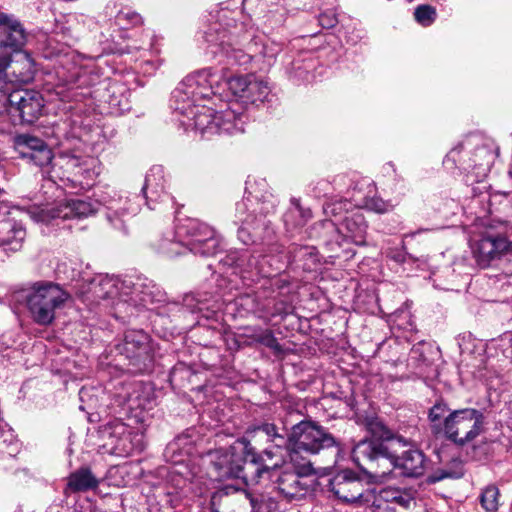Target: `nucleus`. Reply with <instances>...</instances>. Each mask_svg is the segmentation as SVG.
<instances>
[{
  "label": "nucleus",
  "instance_id": "f704fd0d",
  "mask_svg": "<svg viewBox=\"0 0 512 512\" xmlns=\"http://www.w3.org/2000/svg\"><path fill=\"white\" fill-rule=\"evenodd\" d=\"M17 441L10 428L0 425V453L12 455L16 451Z\"/></svg>",
  "mask_w": 512,
  "mask_h": 512
},
{
  "label": "nucleus",
  "instance_id": "6e6d98bb",
  "mask_svg": "<svg viewBox=\"0 0 512 512\" xmlns=\"http://www.w3.org/2000/svg\"><path fill=\"white\" fill-rule=\"evenodd\" d=\"M419 233H420V230H417L416 232L412 233V236H415L416 234H419Z\"/></svg>",
  "mask_w": 512,
  "mask_h": 512
},
{
  "label": "nucleus",
  "instance_id": "2eb2a0df",
  "mask_svg": "<svg viewBox=\"0 0 512 512\" xmlns=\"http://www.w3.org/2000/svg\"><path fill=\"white\" fill-rule=\"evenodd\" d=\"M510 247V242L501 235H484L473 246V255L479 266L486 268L500 258Z\"/></svg>",
  "mask_w": 512,
  "mask_h": 512
},
{
  "label": "nucleus",
  "instance_id": "4468645a",
  "mask_svg": "<svg viewBox=\"0 0 512 512\" xmlns=\"http://www.w3.org/2000/svg\"><path fill=\"white\" fill-rule=\"evenodd\" d=\"M14 145L22 158L30 160L37 166L46 167L52 162V151L38 137L21 134L15 137Z\"/></svg>",
  "mask_w": 512,
  "mask_h": 512
},
{
  "label": "nucleus",
  "instance_id": "4be33fe9",
  "mask_svg": "<svg viewBox=\"0 0 512 512\" xmlns=\"http://www.w3.org/2000/svg\"><path fill=\"white\" fill-rule=\"evenodd\" d=\"M206 42L211 54L217 55L218 53H224L228 57L234 58L238 62H243L242 59L246 57L242 51L230 50V35L226 31L219 32L218 25L211 27L205 34Z\"/></svg>",
  "mask_w": 512,
  "mask_h": 512
},
{
  "label": "nucleus",
  "instance_id": "9b49d317",
  "mask_svg": "<svg viewBox=\"0 0 512 512\" xmlns=\"http://www.w3.org/2000/svg\"><path fill=\"white\" fill-rule=\"evenodd\" d=\"M59 163L64 169V176L67 180L82 188L91 187L99 174L96 169L97 161L92 157L80 158L75 155L62 154L59 157Z\"/></svg>",
  "mask_w": 512,
  "mask_h": 512
},
{
  "label": "nucleus",
  "instance_id": "c756f323",
  "mask_svg": "<svg viewBox=\"0 0 512 512\" xmlns=\"http://www.w3.org/2000/svg\"><path fill=\"white\" fill-rule=\"evenodd\" d=\"M127 202L128 200L126 198L124 199L120 196L105 202V205L108 209L107 219L116 228H122L123 225L120 220H116L115 218L118 216H124L128 213H136V209L126 207Z\"/></svg>",
  "mask_w": 512,
  "mask_h": 512
},
{
  "label": "nucleus",
  "instance_id": "6e6552de",
  "mask_svg": "<svg viewBox=\"0 0 512 512\" xmlns=\"http://www.w3.org/2000/svg\"><path fill=\"white\" fill-rule=\"evenodd\" d=\"M328 489L344 504L368 505L372 496L370 489H364L362 480L351 470H342L334 475L329 480Z\"/></svg>",
  "mask_w": 512,
  "mask_h": 512
},
{
  "label": "nucleus",
  "instance_id": "8fccbe9b",
  "mask_svg": "<svg viewBox=\"0 0 512 512\" xmlns=\"http://www.w3.org/2000/svg\"><path fill=\"white\" fill-rule=\"evenodd\" d=\"M245 449H246L249 453H253V451H252L253 449H252V447H250V446H249V444H246V445H245Z\"/></svg>",
  "mask_w": 512,
  "mask_h": 512
},
{
  "label": "nucleus",
  "instance_id": "603ef678",
  "mask_svg": "<svg viewBox=\"0 0 512 512\" xmlns=\"http://www.w3.org/2000/svg\"><path fill=\"white\" fill-rule=\"evenodd\" d=\"M419 233H420V230H417L416 232L412 233V236H415L416 234H419Z\"/></svg>",
  "mask_w": 512,
  "mask_h": 512
},
{
  "label": "nucleus",
  "instance_id": "0eeeda50",
  "mask_svg": "<svg viewBox=\"0 0 512 512\" xmlns=\"http://www.w3.org/2000/svg\"><path fill=\"white\" fill-rule=\"evenodd\" d=\"M99 207L98 201L69 199L55 202L53 205L34 207L29 214L34 221L49 224L56 219L88 217L96 213Z\"/></svg>",
  "mask_w": 512,
  "mask_h": 512
},
{
  "label": "nucleus",
  "instance_id": "4d7b16f0",
  "mask_svg": "<svg viewBox=\"0 0 512 512\" xmlns=\"http://www.w3.org/2000/svg\"><path fill=\"white\" fill-rule=\"evenodd\" d=\"M278 466H279V463H278V462H275V463L273 464V468H276V467H278Z\"/></svg>",
  "mask_w": 512,
  "mask_h": 512
},
{
  "label": "nucleus",
  "instance_id": "f8f14e48",
  "mask_svg": "<svg viewBox=\"0 0 512 512\" xmlns=\"http://www.w3.org/2000/svg\"><path fill=\"white\" fill-rule=\"evenodd\" d=\"M248 202H250L249 198L236 204V223L241 224L238 229V238L244 244L263 241L265 234L269 233L268 221L265 217L262 215L257 217L252 213L247 214Z\"/></svg>",
  "mask_w": 512,
  "mask_h": 512
},
{
  "label": "nucleus",
  "instance_id": "a19ab883",
  "mask_svg": "<svg viewBox=\"0 0 512 512\" xmlns=\"http://www.w3.org/2000/svg\"><path fill=\"white\" fill-rule=\"evenodd\" d=\"M459 476V474H454L448 470H439L430 475L428 479L430 483H436L446 478H457Z\"/></svg>",
  "mask_w": 512,
  "mask_h": 512
},
{
  "label": "nucleus",
  "instance_id": "20e7f679",
  "mask_svg": "<svg viewBox=\"0 0 512 512\" xmlns=\"http://www.w3.org/2000/svg\"><path fill=\"white\" fill-rule=\"evenodd\" d=\"M434 433H443L451 442L463 446L483 432L484 415L474 408L450 410L445 403H436L429 411Z\"/></svg>",
  "mask_w": 512,
  "mask_h": 512
},
{
  "label": "nucleus",
  "instance_id": "7c9ffc66",
  "mask_svg": "<svg viewBox=\"0 0 512 512\" xmlns=\"http://www.w3.org/2000/svg\"><path fill=\"white\" fill-rule=\"evenodd\" d=\"M351 203L347 200H335L328 202L323 207V212L325 216L329 219L325 220L324 225L335 226L337 223V218L342 217L343 214L347 215L349 211V207Z\"/></svg>",
  "mask_w": 512,
  "mask_h": 512
},
{
  "label": "nucleus",
  "instance_id": "f3484780",
  "mask_svg": "<svg viewBox=\"0 0 512 512\" xmlns=\"http://www.w3.org/2000/svg\"><path fill=\"white\" fill-rule=\"evenodd\" d=\"M0 45L12 51H20L27 41L23 25L12 15L0 12Z\"/></svg>",
  "mask_w": 512,
  "mask_h": 512
},
{
  "label": "nucleus",
  "instance_id": "5fc2aeb1",
  "mask_svg": "<svg viewBox=\"0 0 512 512\" xmlns=\"http://www.w3.org/2000/svg\"><path fill=\"white\" fill-rule=\"evenodd\" d=\"M419 233H420V230H417L416 232L412 233V236H415L416 234H419Z\"/></svg>",
  "mask_w": 512,
  "mask_h": 512
},
{
  "label": "nucleus",
  "instance_id": "412c9836",
  "mask_svg": "<svg viewBox=\"0 0 512 512\" xmlns=\"http://www.w3.org/2000/svg\"><path fill=\"white\" fill-rule=\"evenodd\" d=\"M26 237L23 226L13 219L0 220V246L7 251H18Z\"/></svg>",
  "mask_w": 512,
  "mask_h": 512
},
{
  "label": "nucleus",
  "instance_id": "72a5a7b5",
  "mask_svg": "<svg viewBox=\"0 0 512 512\" xmlns=\"http://www.w3.org/2000/svg\"><path fill=\"white\" fill-rule=\"evenodd\" d=\"M250 79V74L248 75H236L228 79L227 86L231 93L238 98L241 102L243 101L244 95L246 93V88Z\"/></svg>",
  "mask_w": 512,
  "mask_h": 512
},
{
  "label": "nucleus",
  "instance_id": "ddd939ff",
  "mask_svg": "<svg viewBox=\"0 0 512 512\" xmlns=\"http://www.w3.org/2000/svg\"><path fill=\"white\" fill-rule=\"evenodd\" d=\"M370 492L372 496L369 497L368 506H371L374 512H392L396 507L409 509L415 504L414 497L407 490L385 487L378 491L370 489Z\"/></svg>",
  "mask_w": 512,
  "mask_h": 512
},
{
  "label": "nucleus",
  "instance_id": "5701e85b",
  "mask_svg": "<svg viewBox=\"0 0 512 512\" xmlns=\"http://www.w3.org/2000/svg\"><path fill=\"white\" fill-rule=\"evenodd\" d=\"M122 351L126 354L127 358L135 359L136 361L146 359L149 352L148 335L141 330L128 331L124 337Z\"/></svg>",
  "mask_w": 512,
  "mask_h": 512
},
{
  "label": "nucleus",
  "instance_id": "aec40b11",
  "mask_svg": "<svg viewBox=\"0 0 512 512\" xmlns=\"http://www.w3.org/2000/svg\"><path fill=\"white\" fill-rule=\"evenodd\" d=\"M164 172L161 166H155L150 169L145 178V183L142 188L144 197L147 200V205L150 209H154L152 203L159 200L164 201L169 196L164 192Z\"/></svg>",
  "mask_w": 512,
  "mask_h": 512
},
{
  "label": "nucleus",
  "instance_id": "cd10ccee",
  "mask_svg": "<svg viewBox=\"0 0 512 512\" xmlns=\"http://www.w3.org/2000/svg\"><path fill=\"white\" fill-rule=\"evenodd\" d=\"M249 435L255 439L265 438L266 441L272 442L277 448H282L288 443V449L290 448L289 438L286 439L283 434L279 433L277 427L272 423H265L255 427L249 432Z\"/></svg>",
  "mask_w": 512,
  "mask_h": 512
},
{
  "label": "nucleus",
  "instance_id": "393cba45",
  "mask_svg": "<svg viewBox=\"0 0 512 512\" xmlns=\"http://www.w3.org/2000/svg\"><path fill=\"white\" fill-rule=\"evenodd\" d=\"M156 249L159 253L168 257H174L184 254L188 249L184 237H179L177 230L167 232L156 243Z\"/></svg>",
  "mask_w": 512,
  "mask_h": 512
},
{
  "label": "nucleus",
  "instance_id": "13d9d810",
  "mask_svg": "<svg viewBox=\"0 0 512 512\" xmlns=\"http://www.w3.org/2000/svg\"><path fill=\"white\" fill-rule=\"evenodd\" d=\"M251 504H252L253 507H255L254 499H251Z\"/></svg>",
  "mask_w": 512,
  "mask_h": 512
},
{
  "label": "nucleus",
  "instance_id": "3c124183",
  "mask_svg": "<svg viewBox=\"0 0 512 512\" xmlns=\"http://www.w3.org/2000/svg\"><path fill=\"white\" fill-rule=\"evenodd\" d=\"M264 453L268 456V457H272V452L269 451V450H265Z\"/></svg>",
  "mask_w": 512,
  "mask_h": 512
},
{
  "label": "nucleus",
  "instance_id": "c03bdc74",
  "mask_svg": "<svg viewBox=\"0 0 512 512\" xmlns=\"http://www.w3.org/2000/svg\"><path fill=\"white\" fill-rule=\"evenodd\" d=\"M388 465H389L388 463H383L381 461L375 460L373 469H377L379 471L388 470L387 469Z\"/></svg>",
  "mask_w": 512,
  "mask_h": 512
},
{
  "label": "nucleus",
  "instance_id": "2f4dec72",
  "mask_svg": "<svg viewBox=\"0 0 512 512\" xmlns=\"http://www.w3.org/2000/svg\"><path fill=\"white\" fill-rule=\"evenodd\" d=\"M361 205L367 210L378 214H385L394 209V205L390 201H385L377 195L366 196Z\"/></svg>",
  "mask_w": 512,
  "mask_h": 512
},
{
  "label": "nucleus",
  "instance_id": "864d4df0",
  "mask_svg": "<svg viewBox=\"0 0 512 512\" xmlns=\"http://www.w3.org/2000/svg\"><path fill=\"white\" fill-rule=\"evenodd\" d=\"M419 233H420V230H417L416 232L412 233V236H415L416 234H419Z\"/></svg>",
  "mask_w": 512,
  "mask_h": 512
},
{
  "label": "nucleus",
  "instance_id": "bb28decb",
  "mask_svg": "<svg viewBox=\"0 0 512 512\" xmlns=\"http://www.w3.org/2000/svg\"><path fill=\"white\" fill-rule=\"evenodd\" d=\"M99 482L87 467H81L71 473L68 478V488L74 492L95 489Z\"/></svg>",
  "mask_w": 512,
  "mask_h": 512
},
{
  "label": "nucleus",
  "instance_id": "6ab92c4d",
  "mask_svg": "<svg viewBox=\"0 0 512 512\" xmlns=\"http://www.w3.org/2000/svg\"><path fill=\"white\" fill-rule=\"evenodd\" d=\"M123 286L124 283L115 277H95L88 283L85 300L98 303L100 300L114 299L121 294Z\"/></svg>",
  "mask_w": 512,
  "mask_h": 512
},
{
  "label": "nucleus",
  "instance_id": "c85d7f7f",
  "mask_svg": "<svg viewBox=\"0 0 512 512\" xmlns=\"http://www.w3.org/2000/svg\"><path fill=\"white\" fill-rule=\"evenodd\" d=\"M249 85L246 88V93L243 98V103H255L263 101L269 94L270 88L262 79L257 78L255 75L250 74Z\"/></svg>",
  "mask_w": 512,
  "mask_h": 512
},
{
  "label": "nucleus",
  "instance_id": "09e8293b",
  "mask_svg": "<svg viewBox=\"0 0 512 512\" xmlns=\"http://www.w3.org/2000/svg\"><path fill=\"white\" fill-rule=\"evenodd\" d=\"M249 194H250V195H253V197H254L255 199H258V195L256 194V190H251V191H249Z\"/></svg>",
  "mask_w": 512,
  "mask_h": 512
},
{
  "label": "nucleus",
  "instance_id": "37998d69",
  "mask_svg": "<svg viewBox=\"0 0 512 512\" xmlns=\"http://www.w3.org/2000/svg\"><path fill=\"white\" fill-rule=\"evenodd\" d=\"M271 195H262L263 203H267L268 205L264 208L266 213H269L270 209H273L274 204L270 201Z\"/></svg>",
  "mask_w": 512,
  "mask_h": 512
},
{
  "label": "nucleus",
  "instance_id": "a211bd4d",
  "mask_svg": "<svg viewBox=\"0 0 512 512\" xmlns=\"http://www.w3.org/2000/svg\"><path fill=\"white\" fill-rule=\"evenodd\" d=\"M367 228V221L359 210L350 211L336 225L338 233L356 245L366 244Z\"/></svg>",
  "mask_w": 512,
  "mask_h": 512
},
{
  "label": "nucleus",
  "instance_id": "9d476101",
  "mask_svg": "<svg viewBox=\"0 0 512 512\" xmlns=\"http://www.w3.org/2000/svg\"><path fill=\"white\" fill-rule=\"evenodd\" d=\"M4 94L7 95L10 111L18 113L23 122L33 123L42 115L44 98L40 92L9 87Z\"/></svg>",
  "mask_w": 512,
  "mask_h": 512
},
{
  "label": "nucleus",
  "instance_id": "58836bf2",
  "mask_svg": "<svg viewBox=\"0 0 512 512\" xmlns=\"http://www.w3.org/2000/svg\"><path fill=\"white\" fill-rule=\"evenodd\" d=\"M117 21L119 24L123 23L124 21H127L132 25H138L142 23V17L134 11H121L117 15Z\"/></svg>",
  "mask_w": 512,
  "mask_h": 512
},
{
  "label": "nucleus",
  "instance_id": "49530a36",
  "mask_svg": "<svg viewBox=\"0 0 512 512\" xmlns=\"http://www.w3.org/2000/svg\"><path fill=\"white\" fill-rule=\"evenodd\" d=\"M267 470H268L267 467H264L262 469L256 468V473H257V475L259 477V476H261L262 473L266 472Z\"/></svg>",
  "mask_w": 512,
  "mask_h": 512
},
{
  "label": "nucleus",
  "instance_id": "a18cd8bd",
  "mask_svg": "<svg viewBox=\"0 0 512 512\" xmlns=\"http://www.w3.org/2000/svg\"><path fill=\"white\" fill-rule=\"evenodd\" d=\"M391 258L396 262H403L404 261V255L401 253H395L391 255Z\"/></svg>",
  "mask_w": 512,
  "mask_h": 512
},
{
  "label": "nucleus",
  "instance_id": "de8ad7c7",
  "mask_svg": "<svg viewBox=\"0 0 512 512\" xmlns=\"http://www.w3.org/2000/svg\"><path fill=\"white\" fill-rule=\"evenodd\" d=\"M418 353H419V348H417V347H414V348L411 350V354H412V356H415V355H417Z\"/></svg>",
  "mask_w": 512,
  "mask_h": 512
},
{
  "label": "nucleus",
  "instance_id": "e433bc0d",
  "mask_svg": "<svg viewBox=\"0 0 512 512\" xmlns=\"http://www.w3.org/2000/svg\"><path fill=\"white\" fill-rule=\"evenodd\" d=\"M414 17L422 26H429L436 19V10L430 5H420L415 9Z\"/></svg>",
  "mask_w": 512,
  "mask_h": 512
},
{
  "label": "nucleus",
  "instance_id": "79ce46f5",
  "mask_svg": "<svg viewBox=\"0 0 512 512\" xmlns=\"http://www.w3.org/2000/svg\"><path fill=\"white\" fill-rule=\"evenodd\" d=\"M8 81L6 79L4 58L0 56V91L5 93L8 92Z\"/></svg>",
  "mask_w": 512,
  "mask_h": 512
},
{
  "label": "nucleus",
  "instance_id": "f03ea898",
  "mask_svg": "<svg viewBox=\"0 0 512 512\" xmlns=\"http://www.w3.org/2000/svg\"><path fill=\"white\" fill-rule=\"evenodd\" d=\"M289 440V459L295 471H283L276 484L280 495L292 501L304 498L316 485V479L312 477L315 469L307 456L328 449L338 455L341 449L332 434L312 421H301L294 425Z\"/></svg>",
  "mask_w": 512,
  "mask_h": 512
},
{
  "label": "nucleus",
  "instance_id": "ea45409f",
  "mask_svg": "<svg viewBox=\"0 0 512 512\" xmlns=\"http://www.w3.org/2000/svg\"><path fill=\"white\" fill-rule=\"evenodd\" d=\"M337 23V18L335 16V14L331 13V12H325V13H322L320 14L319 16V24L323 27V28H332L336 25Z\"/></svg>",
  "mask_w": 512,
  "mask_h": 512
},
{
  "label": "nucleus",
  "instance_id": "c9c22d12",
  "mask_svg": "<svg viewBox=\"0 0 512 512\" xmlns=\"http://www.w3.org/2000/svg\"><path fill=\"white\" fill-rule=\"evenodd\" d=\"M17 441L10 428L0 425V453L12 455L16 451Z\"/></svg>",
  "mask_w": 512,
  "mask_h": 512
},
{
  "label": "nucleus",
  "instance_id": "7ed1b4c3",
  "mask_svg": "<svg viewBox=\"0 0 512 512\" xmlns=\"http://www.w3.org/2000/svg\"><path fill=\"white\" fill-rule=\"evenodd\" d=\"M382 432L380 438L389 440L388 443L362 440L352 451V458L356 465L364 472L371 482L383 481L393 469H398L403 476L420 477L427 468V459L419 449H409L400 456H396L391 449L402 440L389 439L388 431L381 423L371 424Z\"/></svg>",
  "mask_w": 512,
  "mask_h": 512
},
{
  "label": "nucleus",
  "instance_id": "473e14b6",
  "mask_svg": "<svg viewBox=\"0 0 512 512\" xmlns=\"http://www.w3.org/2000/svg\"><path fill=\"white\" fill-rule=\"evenodd\" d=\"M481 505L487 512H495L499 506V490L496 486H487L480 497Z\"/></svg>",
  "mask_w": 512,
  "mask_h": 512
},
{
  "label": "nucleus",
  "instance_id": "a878e982",
  "mask_svg": "<svg viewBox=\"0 0 512 512\" xmlns=\"http://www.w3.org/2000/svg\"><path fill=\"white\" fill-rule=\"evenodd\" d=\"M212 463L219 478L239 477L240 466L233 465L232 455L228 451H215L210 454Z\"/></svg>",
  "mask_w": 512,
  "mask_h": 512
},
{
  "label": "nucleus",
  "instance_id": "dca6fc26",
  "mask_svg": "<svg viewBox=\"0 0 512 512\" xmlns=\"http://www.w3.org/2000/svg\"><path fill=\"white\" fill-rule=\"evenodd\" d=\"M4 58L8 87L14 83L24 84L33 80L35 74L34 61L26 52H18L12 59Z\"/></svg>",
  "mask_w": 512,
  "mask_h": 512
},
{
  "label": "nucleus",
  "instance_id": "39448f33",
  "mask_svg": "<svg viewBox=\"0 0 512 512\" xmlns=\"http://www.w3.org/2000/svg\"><path fill=\"white\" fill-rule=\"evenodd\" d=\"M14 298L25 304L36 324L48 326L55 320L56 311L66 305L71 295L57 283L36 281L17 291Z\"/></svg>",
  "mask_w": 512,
  "mask_h": 512
},
{
  "label": "nucleus",
  "instance_id": "b1692460",
  "mask_svg": "<svg viewBox=\"0 0 512 512\" xmlns=\"http://www.w3.org/2000/svg\"><path fill=\"white\" fill-rule=\"evenodd\" d=\"M163 299L162 291L152 282H141L134 284L129 300L134 305L147 307L150 304L161 302Z\"/></svg>",
  "mask_w": 512,
  "mask_h": 512
},
{
  "label": "nucleus",
  "instance_id": "f257e3e1",
  "mask_svg": "<svg viewBox=\"0 0 512 512\" xmlns=\"http://www.w3.org/2000/svg\"><path fill=\"white\" fill-rule=\"evenodd\" d=\"M219 75L212 69H202L186 76L173 91L172 107L193 121L194 128L207 139L214 135H234L244 132L241 114L227 109L215 112L198 102L206 100L216 93L215 85Z\"/></svg>",
  "mask_w": 512,
  "mask_h": 512
},
{
  "label": "nucleus",
  "instance_id": "1a4fd4ad",
  "mask_svg": "<svg viewBox=\"0 0 512 512\" xmlns=\"http://www.w3.org/2000/svg\"><path fill=\"white\" fill-rule=\"evenodd\" d=\"M177 234L179 237L190 238L186 243L189 251L194 254L209 256L217 251L218 241L214 237L213 229L196 219H189L178 226Z\"/></svg>",
  "mask_w": 512,
  "mask_h": 512
},
{
  "label": "nucleus",
  "instance_id": "423d86ee",
  "mask_svg": "<svg viewBox=\"0 0 512 512\" xmlns=\"http://www.w3.org/2000/svg\"><path fill=\"white\" fill-rule=\"evenodd\" d=\"M497 155L498 147L493 140L471 134L449 151L443 164L447 170L477 169V178H480L486 176Z\"/></svg>",
  "mask_w": 512,
  "mask_h": 512
},
{
  "label": "nucleus",
  "instance_id": "4c0bfd02",
  "mask_svg": "<svg viewBox=\"0 0 512 512\" xmlns=\"http://www.w3.org/2000/svg\"><path fill=\"white\" fill-rule=\"evenodd\" d=\"M255 340L260 344L278 352L281 351V346L278 343L277 339L274 337L273 333L270 330H265L258 335H256Z\"/></svg>",
  "mask_w": 512,
  "mask_h": 512
}]
</instances>
